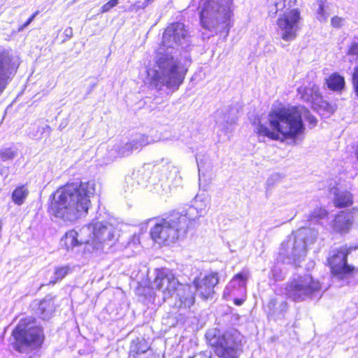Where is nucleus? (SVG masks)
Wrapping results in <instances>:
<instances>
[{"label": "nucleus", "instance_id": "nucleus-10", "mask_svg": "<svg viewBox=\"0 0 358 358\" xmlns=\"http://www.w3.org/2000/svg\"><path fill=\"white\" fill-rule=\"evenodd\" d=\"M85 227L90 229L87 237L91 239L90 245L94 250L103 249L104 245H111L115 239V229L113 225L102 222H93Z\"/></svg>", "mask_w": 358, "mask_h": 358}, {"label": "nucleus", "instance_id": "nucleus-25", "mask_svg": "<svg viewBox=\"0 0 358 358\" xmlns=\"http://www.w3.org/2000/svg\"><path fill=\"white\" fill-rule=\"evenodd\" d=\"M207 208L206 203H203L202 201H199L198 197L195 198L194 206H190L187 210L186 215L187 217V223L190 220H194L195 217H201L206 212Z\"/></svg>", "mask_w": 358, "mask_h": 358}, {"label": "nucleus", "instance_id": "nucleus-46", "mask_svg": "<svg viewBox=\"0 0 358 358\" xmlns=\"http://www.w3.org/2000/svg\"><path fill=\"white\" fill-rule=\"evenodd\" d=\"M136 4H132L131 6H129V11H137V9H136Z\"/></svg>", "mask_w": 358, "mask_h": 358}, {"label": "nucleus", "instance_id": "nucleus-48", "mask_svg": "<svg viewBox=\"0 0 358 358\" xmlns=\"http://www.w3.org/2000/svg\"><path fill=\"white\" fill-rule=\"evenodd\" d=\"M43 129H47L48 132H50V127L49 126H46L45 127L43 128Z\"/></svg>", "mask_w": 358, "mask_h": 358}, {"label": "nucleus", "instance_id": "nucleus-28", "mask_svg": "<svg viewBox=\"0 0 358 358\" xmlns=\"http://www.w3.org/2000/svg\"><path fill=\"white\" fill-rule=\"evenodd\" d=\"M311 103L313 108L315 109H317V107L323 108L329 113H333L335 110L334 107L331 104L322 99L319 94V91H315V96L311 94Z\"/></svg>", "mask_w": 358, "mask_h": 358}, {"label": "nucleus", "instance_id": "nucleus-7", "mask_svg": "<svg viewBox=\"0 0 358 358\" xmlns=\"http://www.w3.org/2000/svg\"><path fill=\"white\" fill-rule=\"evenodd\" d=\"M317 237V231L315 229L307 227L300 228L292 232L282 243L279 253L296 264L306 255L307 246L313 244Z\"/></svg>", "mask_w": 358, "mask_h": 358}, {"label": "nucleus", "instance_id": "nucleus-13", "mask_svg": "<svg viewBox=\"0 0 358 358\" xmlns=\"http://www.w3.org/2000/svg\"><path fill=\"white\" fill-rule=\"evenodd\" d=\"M180 284L173 273L166 268L157 271L153 282L155 287L162 292L164 301L173 296Z\"/></svg>", "mask_w": 358, "mask_h": 358}, {"label": "nucleus", "instance_id": "nucleus-36", "mask_svg": "<svg viewBox=\"0 0 358 358\" xmlns=\"http://www.w3.org/2000/svg\"><path fill=\"white\" fill-rule=\"evenodd\" d=\"M348 54L350 56L355 57L356 58L358 57V43H352L348 50Z\"/></svg>", "mask_w": 358, "mask_h": 358}, {"label": "nucleus", "instance_id": "nucleus-5", "mask_svg": "<svg viewBox=\"0 0 358 358\" xmlns=\"http://www.w3.org/2000/svg\"><path fill=\"white\" fill-rule=\"evenodd\" d=\"M206 338L219 358H238L242 351L243 336L236 329L222 333L219 329H210L206 333Z\"/></svg>", "mask_w": 358, "mask_h": 358}, {"label": "nucleus", "instance_id": "nucleus-11", "mask_svg": "<svg viewBox=\"0 0 358 358\" xmlns=\"http://www.w3.org/2000/svg\"><path fill=\"white\" fill-rule=\"evenodd\" d=\"M43 340V330L36 324L35 320L31 322L24 320V354L29 357L34 356L41 348Z\"/></svg>", "mask_w": 358, "mask_h": 358}, {"label": "nucleus", "instance_id": "nucleus-44", "mask_svg": "<svg viewBox=\"0 0 358 358\" xmlns=\"http://www.w3.org/2000/svg\"><path fill=\"white\" fill-rule=\"evenodd\" d=\"M278 268L275 267L271 271V273L273 277L275 280H279L280 279V277L278 275Z\"/></svg>", "mask_w": 358, "mask_h": 358}, {"label": "nucleus", "instance_id": "nucleus-1", "mask_svg": "<svg viewBox=\"0 0 358 358\" xmlns=\"http://www.w3.org/2000/svg\"><path fill=\"white\" fill-rule=\"evenodd\" d=\"M190 44V36L183 23L175 22L166 27L155 53L154 66L147 71L153 87H180L192 64L191 55L187 50Z\"/></svg>", "mask_w": 358, "mask_h": 358}, {"label": "nucleus", "instance_id": "nucleus-23", "mask_svg": "<svg viewBox=\"0 0 358 358\" xmlns=\"http://www.w3.org/2000/svg\"><path fill=\"white\" fill-rule=\"evenodd\" d=\"M10 345L17 352H21L22 349V319H20L17 324L13 330L9 339Z\"/></svg>", "mask_w": 358, "mask_h": 358}, {"label": "nucleus", "instance_id": "nucleus-2", "mask_svg": "<svg viewBox=\"0 0 358 358\" xmlns=\"http://www.w3.org/2000/svg\"><path fill=\"white\" fill-rule=\"evenodd\" d=\"M94 181L68 183L52 195L49 213L65 222H73L86 215L91 206L90 199L95 194Z\"/></svg>", "mask_w": 358, "mask_h": 358}, {"label": "nucleus", "instance_id": "nucleus-27", "mask_svg": "<svg viewBox=\"0 0 358 358\" xmlns=\"http://www.w3.org/2000/svg\"><path fill=\"white\" fill-rule=\"evenodd\" d=\"M159 140H154L152 138H150L148 136L145 134H138L129 143L131 145L133 150H136L142 148L143 147L154 143Z\"/></svg>", "mask_w": 358, "mask_h": 358}, {"label": "nucleus", "instance_id": "nucleus-51", "mask_svg": "<svg viewBox=\"0 0 358 358\" xmlns=\"http://www.w3.org/2000/svg\"><path fill=\"white\" fill-rule=\"evenodd\" d=\"M23 194H24V198L26 196V194H27V192H26V189L24 188Z\"/></svg>", "mask_w": 358, "mask_h": 358}, {"label": "nucleus", "instance_id": "nucleus-22", "mask_svg": "<svg viewBox=\"0 0 358 358\" xmlns=\"http://www.w3.org/2000/svg\"><path fill=\"white\" fill-rule=\"evenodd\" d=\"M334 204L337 208H345L353 203L352 195L348 191H339L335 189L334 191Z\"/></svg>", "mask_w": 358, "mask_h": 358}, {"label": "nucleus", "instance_id": "nucleus-47", "mask_svg": "<svg viewBox=\"0 0 358 358\" xmlns=\"http://www.w3.org/2000/svg\"><path fill=\"white\" fill-rule=\"evenodd\" d=\"M197 166H198L199 172L200 173L201 165V163L199 162L198 161H197ZM201 174L199 173V181L200 182L201 181Z\"/></svg>", "mask_w": 358, "mask_h": 358}, {"label": "nucleus", "instance_id": "nucleus-34", "mask_svg": "<svg viewBox=\"0 0 358 358\" xmlns=\"http://www.w3.org/2000/svg\"><path fill=\"white\" fill-rule=\"evenodd\" d=\"M317 19L320 21L322 22V21H325L326 20L327 16L324 13V1H323V0H320V1L319 7L317 8Z\"/></svg>", "mask_w": 358, "mask_h": 358}, {"label": "nucleus", "instance_id": "nucleus-54", "mask_svg": "<svg viewBox=\"0 0 358 358\" xmlns=\"http://www.w3.org/2000/svg\"><path fill=\"white\" fill-rule=\"evenodd\" d=\"M189 358H192V357H189Z\"/></svg>", "mask_w": 358, "mask_h": 358}, {"label": "nucleus", "instance_id": "nucleus-29", "mask_svg": "<svg viewBox=\"0 0 358 358\" xmlns=\"http://www.w3.org/2000/svg\"><path fill=\"white\" fill-rule=\"evenodd\" d=\"M329 90H343L345 87V78L338 73L331 74L326 79Z\"/></svg>", "mask_w": 358, "mask_h": 358}, {"label": "nucleus", "instance_id": "nucleus-24", "mask_svg": "<svg viewBox=\"0 0 358 358\" xmlns=\"http://www.w3.org/2000/svg\"><path fill=\"white\" fill-rule=\"evenodd\" d=\"M133 149L129 141L126 143H118L113 145L109 151L110 157H127L133 152Z\"/></svg>", "mask_w": 358, "mask_h": 358}, {"label": "nucleus", "instance_id": "nucleus-45", "mask_svg": "<svg viewBox=\"0 0 358 358\" xmlns=\"http://www.w3.org/2000/svg\"><path fill=\"white\" fill-rule=\"evenodd\" d=\"M355 157L358 162V141L357 142L356 145H355Z\"/></svg>", "mask_w": 358, "mask_h": 358}, {"label": "nucleus", "instance_id": "nucleus-38", "mask_svg": "<svg viewBox=\"0 0 358 358\" xmlns=\"http://www.w3.org/2000/svg\"><path fill=\"white\" fill-rule=\"evenodd\" d=\"M352 83L355 88L354 90H358V66L354 69L352 74Z\"/></svg>", "mask_w": 358, "mask_h": 358}, {"label": "nucleus", "instance_id": "nucleus-53", "mask_svg": "<svg viewBox=\"0 0 358 358\" xmlns=\"http://www.w3.org/2000/svg\"><path fill=\"white\" fill-rule=\"evenodd\" d=\"M356 92V96L358 97V91H355Z\"/></svg>", "mask_w": 358, "mask_h": 358}, {"label": "nucleus", "instance_id": "nucleus-9", "mask_svg": "<svg viewBox=\"0 0 358 358\" xmlns=\"http://www.w3.org/2000/svg\"><path fill=\"white\" fill-rule=\"evenodd\" d=\"M321 290V284L311 275L305 274L294 278L287 283L285 294L294 302H301L317 296Z\"/></svg>", "mask_w": 358, "mask_h": 358}, {"label": "nucleus", "instance_id": "nucleus-20", "mask_svg": "<svg viewBox=\"0 0 358 358\" xmlns=\"http://www.w3.org/2000/svg\"><path fill=\"white\" fill-rule=\"evenodd\" d=\"M18 66L11 64V59L5 52H0V90H3L10 76Z\"/></svg>", "mask_w": 358, "mask_h": 358}, {"label": "nucleus", "instance_id": "nucleus-35", "mask_svg": "<svg viewBox=\"0 0 358 358\" xmlns=\"http://www.w3.org/2000/svg\"><path fill=\"white\" fill-rule=\"evenodd\" d=\"M119 3V0H110L101 8V13H106Z\"/></svg>", "mask_w": 358, "mask_h": 358}, {"label": "nucleus", "instance_id": "nucleus-43", "mask_svg": "<svg viewBox=\"0 0 358 358\" xmlns=\"http://www.w3.org/2000/svg\"><path fill=\"white\" fill-rule=\"evenodd\" d=\"M38 14V12H36L35 13H34L27 21L25 23H24V28H25L26 27H27L31 22V21L34 20V18L35 17V16Z\"/></svg>", "mask_w": 358, "mask_h": 358}, {"label": "nucleus", "instance_id": "nucleus-32", "mask_svg": "<svg viewBox=\"0 0 358 358\" xmlns=\"http://www.w3.org/2000/svg\"><path fill=\"white\" fill-rule=\"evenodd\" d=\"M16 155V151L12 148H3L0 150V159L6 161L13 159Z\"/></svg>", "mask_w": 358, "mask_h": 358}, {"label": "nucleus", "instance_id": "nucleus-4", "mask_svg": "<svg viewBox=\"0 0 358 358\" xmlns=\"http://www.w3.org/2000/svg\"><path fill=\"white\" fill-rule=\"evenodd\" d=\"M234 8L233 0H200L198 9L201 27L213 34L227 36Z\"/></svg>", "mask_w": 358, "mask_h": 358}, {"label": "nucleus", "instance_id": "nucleus-14", "mask_svg": "<svg viewBox=\"0 0 358 358\" xmlns=\"http://www.w3.org/2000/svg\"><path fill=\"white\" fill-rule=\"evenodd\" d=\"M90 234V228L85 226L83 227L78 232L70 230L61 239V244L66 248V250H73L75 247L83 244L90 245L91 239L87 237Z\"/></svg>", "mask_w": 358, "mask_h": 358}, {"label": "nucleus", "instance_id": "nucleus-6", "mask_svg": "<svg viewBox=\"0 0 358 358\" xmlns=\"http://www.w3.org/2000/svg\"><path fill=\"white\" fill-rule=\"evenodd\" d=\"M187 228V216L176 213L156 223L150 229V235L155 243L169 245L183 236Z\"/></svg>", "mask_w": 358, "mask_h": 358}, {"label": "nucleus", "instance_id": "nucleus-26", "mask_svg": "<svg viewBox=\"0 0 358 358\" xmlns=\"http://www.w3.org/2000/svg\"><path fill=\"white\" fill-rule=\"evenodd\" d=\"M150 348L147 341L143 338H136L132 341L130 346V355L138 358L139 355L145 353Z\"/></svg>", "mask_w": 358, "mask_h": 358}, {"label": "nucleus", "instance_id": "nucleus-12", "mask_svg": "<svg viewBox=\"0 0 358 358\" xmlns=\"http://www.w3.org/2000/svg\"><path fill=\"white\" fill-rule=\"evenodd\" d=\"M356 249V248L344 246L332 252V255L328 259V262L334 275L343 278L354 271L355 268L347 263V257L352 250Z\"/></svg>", "mask_w": 358, "mask_h": 358}, {"label": "nucleus", "instance_id": "nucleus-33", "mask_svg": "<svg viewBox=\"0 0 358 358\" xmlns=\"http://www.w3.org/2000/svg\"><path fill=\"white\" fill-rule=\"evenodd\" d=\"M12 199L13 202L17 205L22 203V187H18L13 191Z\"/></svg>", "mask_w": 358, "mask_h": 358}, {"label": "nucleus", "instance_id": "nucleus-31", "mask_svg": "<svg viewBox=\"0 0 358 358\" xmlns=\"http://www.w3.org/2000/svg\"><path fill=\"white\" fill-rule=\"evenodd\" d=\"M327 216V211L322 208H317L314 209L308 216V219L312 222H318L324 219Z\"/></svg>", "mask_w": 358, "mask_h": 358}, {"label": "nucleus", "instance_id": "nucleus-49", "mask_svg": "<svg viewBox=\"0 0 358 358\" xmlns=\"http://www.w3.org/2000/svg\"><path fill=\"white\" fill-rule=\"evenodd\" d=\"M270 304L273 305L274 306L275 305V300H271V302H270Z\"/></svg>", "mask_w": 358, "mask_h": 358}, {"label": "nucleus", "instance_id": "nucleus-3", "mask_svg": "<svg viewBox=\"0 0 358 358\" xmlns=\"http://www.w3.org/2000/svg\"><path fill=\"white\" fill-rule=\"evenodd\" d=\"M303 117L312 126H315L316 118L303 106L274 108L268 114L271 129L259 123L255 131L259 138L267 137L272 140H279L282 136L285 138L294 139L305 130Z\"/></svg>", "mask_w": 358, "mask_h": 358}, {"label": "nucleus", "instance_id": "nucleus-50", "mask_svg": "<svg viewBox=\"0 0 358 358\" xmlns=\"http://www.w3.org/2000/svg\"><path fill=\"white\" fill-rule=\"evenodd\" d=\"M273 176H271V178H269L267 180V183L269 184L271 182V181L273 180Z\"/></svg>", "mask_w": 358, "mask_h": 358}, {"label": "nucleus", "instance_id": "nucleus-15", "mask_svg": "<svg viewBox=\"0 0 358 358\" xmlns=\"http://www.w3.org/2000/svg\"><path fill=\"white\" fill-rule=\"evenodd\" d=\"M29 307L36 316L43 320H48L52 316L56 308L55 297L48 294L42 300L33 301Z\"/></svg>", "mask_w": 358, "mask_h": 358}, {"label": "nucleus", "instance_id": "nucleus-41", "mask_svg": "<svg viewBox=\"0 0 358 358\" xmlns=\"http://www.w3.org/2000/svg\"><path fill=\"white\" fill-rule=\"evenodd\" d=\"M64 36L67 39H70L73 36V29L71 27H67L64 31Z\"/></svg>", "mask_w": 358, "mask_h": 358}, {"label": "nucleus", "instance_id": "nucleus-30", "mask_svg": "<svg viewBox=\"0 0 358 358\" xmlns=\"http://www.w3.org/2000/svg\"><path fill=\"white\" fill-rule=\"evenodd\" d=\"M70 269L69 266H62L55 268L54 275L49 283L55 285L58 281L62 280L69 273Z\"/></svg>", "mask_w": 358, "mask_h": 358}, {"label": "nucleus", "instance_id": "nucleus-37", "mask_svg": "<svg viewBox=\"0 0 358 358\" xmlns=\"http://www.w3.org/2000/svg\"><path fill=\"white\" fill-rule=\"evenodd\" d=\"M343 22L344 19L338 16L332 17L331 20V25L335 28L341 27L343 24Z\"/></svg>", "mask_w": 358, "mask_h": 358}, {"label": "nucleus", "instance_id": "nucleus-21", "mask_svg": "<svg viewBox=\"0 0 358 358\" xmlns=\"http://www.w3.org/2000/svg\"><path fill=\"white\" fill-rule=\"evenodd\" d=\"M353 222L350 213L341 211L335 217L331 224V228L336 232L341 234L348 233Z\"/></svg>", "mask_w": 358, "mask_h": 358}, {"label": "nucleus", "instance_id": "nucleus-39", "mask_svg": "<svg viewBox=\"0 0 358 358\" xmlns=\"http://www.w3.org/2000/svg\"><path fill=\"white\" fill-rule=\"evenodd\" d=\"M152 2H153V0H145L142 3L141 2H136L134 4L136 5V9H137V10H138L140 9H144L145 8H146L149 4L152 3Z\"/></svg>", "mask_w": 358, "mask_h": 358}, {"label": "nucleus", "instance_id": "nucleus-17", "mask_svg": "<svg viewBox=\"0 0 358 358\" xmlns=\"http://www.w3.org/2000/svg\"><path fill=\"white\" fill-rule=\"evenodd\" d=\"M194 288L189 285L180 284L173 297L174 306L178 308H189L194 303Z\"/></svg>", "mask_w": 358, "mask_h": 358}, {"label": "nucleus", "instance_id": "nucleus-40", "mask_svg": "<svg viewBox=\"0 0 358 358\" xmlns=\"http://www.w3.org/2000/svg\"><path fill=\"white\" fill-rule=\"evenodd\" d=\"M288 308H289V306H288L287 302L286 301H282L279 304L278 309L281 313H284L287 312V310H288Z\"/></svg>", "mask_w": 358, "mask_h": 358}, {"label": "nucleus", "instance_id": "nucleus-8", "mask_svg": "<svg viewBox=\"0 0 358 358\" xmlns=\"http://www.w3.org/2000/svg\"><path fill=\"white\" fill-rule=\"evenodd\" d=\"M296 4L297 0H276L275 3L277 10L285 8L277 20L279 33L282 39L285 41L294 40L300 29L302 17L300 10L294 8Z\"/></svg>", "mask_w": 358, "mask_h": 358}, {"label": "nucleus", "instance_id": "nucleus-18", "mask_svg": "<svg viewBox=\"0 0 358 358\" xmlns=\"http://www.w3.org/2000/svg\"><path fill=\"white\" fill-rule=\"evenodd\" d=\"M248 278L247 272L236 274L227 285L223 292V296L227 298L230 296L245 295L246 292V282Z\"/></svg>", "mask_w": 358, "mask_h": 358}, {"label": "nucleus", "instance_id": "nucleus-19", "mask_svg": "<svg viewBox=\"0 0 358 358\" xmlns=\"http://www.w3.org/2000/svg\"><path fill=\"white\" fill-rule=\"evenodd\" d=\"M238 110L236 107L228 106L215 113V121L218 127L225 133L229 131L238 118Z\"/></svg>", "mask_w": 358, "mask_h": 358}, {"label": "nucleus", "instance_id": "nucleus-42", "mask_svg": "<svg viewBox=\"0 0 358 358\" xmlns=\"http://www.w3.org/2000/svg\"><path fill=\"white\" fill-rule=\"evenodd\" d=\"M245 299L243 298H237V297H235L234 299V303L236 305V306H241L243 302L245 301Z\"/></svg>", "mask_w": 358, "mask_h": 358}, {"label": "nucleus", "instance_id": "nucleus-16", "mask_svg": "<svg viewBox=\"0 0 358 358\" xmlns=\"http://www.w3.org/2000/svg\"><path fill=\"white\" fill-rule=\"evenodd\" d=\"M218 282L217 273H211L202 279H195L192 287L194 288V292L196 290L202 298L207 299L214 293V287Z\"/></svg>", "mask_w": 358, "mask_h": 358}, {"label": "nucleus", "instance_id": "nucleus-52", "mask_svg": "<svg viewBox=\"0 0 358 358\" xmlns=\"http://www.w3.org/2000/svg\"><path fill=\"white\" fill-rule=\"evenodd\" d=\"M176 323H177V322H176V321L173 322L171 323V326H175Z\"/></svg>", "mask_w": 358, "mask_h": 358}]
</instances>
